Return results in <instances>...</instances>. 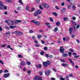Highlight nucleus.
Segmentation results:
<instances>
[{
	"instance_id": "obj_1",
	"label": "nucleus",
	"mask_w": 80,
	"mask_h": 80,
	"mask_svg": "<svg viewBox=\"0 0 80 80\" xmlns=\"http://www.w3.org/2000/svg\"><path fill=\"white\" fill-rule=\"evenodd\" d=\"M64 50H65V49L63 48V47H60V51L61 52V53H62V54H63L62 55V57H67L68 56L67 54H63L64 53Z\"/></svg>"
},
{
	"instance_id": "obj_2",
	"label": "nucleus",
	"mask_w": 80,
	"mask_h": 80,
	"mask_svg": "<svg viewBox=\"0 0 80 80\" xmlns=\"http://www.w3.org/2000/svg\"><path fill=\"white\" fill-rule=\"evenodd\" d=\"M51 65V63L50 61H47L45 62H43V65L44 67H47L48 65Z\"/></svg>"
},
{
	"instance_id": "obj_3",
	"label": "nucleus",
	"mask_w": 80,
	"mask_h": 80,
	"mask_svg": "<svg viewBox=\"0 0 80 80\" xmlns=\"http://www.w3.org/2000/svg\"><path fill=\"white\" fill-rule=\"evenodd\" d=\"M71 22L73 24V28L74 30L75 31H76L77 30V29H76L75 27H76V25H77V23L73 20L71 21Z\"/></svg>"
},
{
	"instance_id": "obj_4",
	"label": "nucleus",
	"mask_w": 80,
	"mask_h": 80,
	"mask_svg": "<svg viewBox=\"0 0 80 80\" xmlns=\"http://www.w3.org/2000/svg\"><path fill=\"white\" fill-rule=\"evenodd\" d=\"M45 73L47 76H49L50 75V73H51V71L50 70H48V71H45Z\"/></svg>"
},
{
	"instance_id": "obj_5",
	"label": "nucleus",
	"mask_w": 80,
	"mask_h": 80,
	"mask_svg": "<svg viewBox=\"0 0 80 80\" xmlns=\"http://www.w3.org/2000/svg\"><path fill=\"white\" fill-rule=\"evenodd\" d=\"M42 12H41V11L38 10L37 11V12H35L34 13V16H37L38 15V14H40Z\"/></svg>"
},
{
	"instance_id": "obj_6",
	"label": "nucleus",
	"mask_w": 80,
	"mask_h": 80,
	"mask_svg": "<svg viewBox=\"0 0 80 80\" xmlns=\"http://www.w3.org/2000/svg\"><path fill=\"white\" fill-rule=\"evenodd\" d=\"M42 6L44 7V8H49V5L47 4H45L44 2L42 3Z\"/></svg>"
},
{
	"instance_id": "obj_7",
	"label": "nucleus",
	"mask_w": 80,
	"mask_h": 80,
	"mask_svg": "<svg viewBox=\"0 0 80 80\" xmlns=\"http://www.w3.org/2000/svg\"><path fill=\"white\" fill-rule=\"evenodd\" d=\"M15 33H16V34L17 35H22L23 34L22 32H18V31H15Z\"/></svg>"
},
{
	"instance_id": "obj_8",
	"label": "nucleus",
	"mask_w": 80,
	"mask_h": 80,
	"mask_svg": "<svg viewBox=\"0 0 80 80\" xmlns=\"http://www.w3.org/2000/svg\"><path fill=\"white\" fill-rule=\"evenodd\" d=\"M2 2L0 1V8L1 10H3V7H4L5 5H3L2 4Z\"/></svg>"
},
{
	"instance_id": "obj_9",
	"label": "nucleus",
	"mask_w": 80,
	"mask_h": 80,
	"mask_svg": "<svg viewBox=\"0 0 80 80\" xmlns=\"http://www.w3.org/2000/svg\"><path fill=\"white\" fill-rule=\"evenodd\" d=\"M7 22L8 25H13V21H12L9 20L8 21H7Z\"/></svg>"
},
{
	"instance_id": "obj_10",
	"label": "nucleus",
	"mask_w": 80,
	"mask_h": 80,
	"mask_svg": "<svg viewBox=\"0 0 80 80\" xmlns=\"http://www.w3.org/2000/svg\"><path fill=\"white\" fill-rule=\"evenodd\" d=\"M10 73H8L7 74H4L3 77L4 78H7L8 77H9L10 76Z\"/></svg>"
},
{
	"instance_id": "obj_11",
	"label": "nucleus",
	"mask_w": 80,
	"mask_h": 80,
	"mask_svg": "<svg viewBox=\"0 0 80 80\" xmlns=\"http://www.w3.org/2000/svg\"><path fill=\"white\" fill-rule=\"evenodd\" d=\"M21 65L24 66L26 65V63L25 61H21L20 62Z\"/></svg>"
},
{
	"instance_id": "obj_12",
	"label": "nucleus",
	"mask_w": 80,
	"mask_h": 80,
	"mask_svg": "<svg viewBox=\"0 0 80 80\" xmlns=\"http://www.w3.org/2000/svg\"><path fill=\"white\" fill-rule=\"evenodd\" d=\"M62 66H63V67H68V64H66V63H62Z\"/></svg>"
},
{
	"instance_id": "obj_13",
	"label": "nucleus",
	"mask_w": 80,
	"mask_h": 80,
	"mask_svg": "<svg viewBox=\"0 0 80 80\" xmlns=\"http://www.w3.org/2000/svg\"><path fill=\"white\" fill-rule=\"evenodd\" d=\"M68 60L70 62V63H72V66H74V63L72 62V59H71L70 58H69Z\"/></svg>"
},
{
	"instance_id": "obj_14",
	"label": "nucleus",
	"mask_w": 80,
	"mask_h": 80,
	"mask_svg": "<svg viewBox=\"0 0 80 80\" xmlns=\"http://www.w3.org/2000/svg\"><path fill=\"white\" fill-rule=\"evenodd\" d=\"M36 25L37 26H39V25H41V23L40 22L37 21L36 23Z\"/></svg>"
},
{
	"instance_id": "obj_15",
	"label": "nucleus",
	"mask_w": 80,
	"mask_h": 80,
	"mask_svg": "<svg viewBox=\"0 0 80 80\" xmlns=\"http://www.w3.org/2000/svg\"><path fill=\"white\" fill-rule=\"evenodd\" d=\"M39 78V77L38 76H35L34 78H33V80H38Z\"/></svg>"
},
{
	"instance_id": "obj_16",
	"label": "nucleus",
	"mask_w": 80,
	"mask_h": 80,
	"mask_svg": "<svg viewBox=\"0 0 80 80\" xmlns=\"http://www.w3.org/2000/svg\"><path fill=\"white\" fill-rule=\"evenodd\" d=\"M17 24H18V23L17 22V20L12 21V25H17Z\"/></svg>"
},
{
	"instance_id": "obj_17",
	"label": "nucleus",
	"mask_w": 80,
	"mask_h": 80,
	"mask_svg": "<svg viewBox=\"0 0 80 80\" xmlns=\"http://www.w3.org/2000/svg\"><path fill=\"white\" fill-rule=\"evenodd\" d=\"M65 10H66V9H65V8H62L61 10V12H63V13H64L65 12Z\"/></svg>"
},
{
	"instance_id": "obj_18",
	"label": "nucleus",
	"mask_w": 80,
	"mask_h": 80,
	"mask_svg": "<svg viewBox=\"0 0 80 80\" xmlns=\"http://www.w3.org/2000/svg\"><path fill=\"white\" fill-rule=\"evenodd\" d=\"M37 21L35 20H32L31 21V22H32V23H35V24H36Z\"/></svg>"
},
{
	"instance_id": "obj_19",
	"label": "nucleus",
	"mask_w": 80,
	"mask_h": 80,
	"mask_svg": "<svg viewBox=\"0 0 80 80\" xmlns=\"http://www.w3.org/2000/svg\"><path fill=\"white\" fill-rule=\"evenodd\" d=\"M42 37V35L40 34L38 35V38L39 39L41 38Z\"/></svg>"
},
{
	"instance_id": "obj_20",
	"label": "nucleus",
	"mask_w": 80,
	"mask_h": 80,
	"mask_svg": "<svg viewBox=\"0 0 80 80\" xmlns=\"http://www.w3.org/2000/svg\"><path fill=\"white\" fill-rule=\"evenodd\" d=\"M60 78V79L61 80H65V79L63 78V76L62 75H60L59 76Z\"/></svg>"
},
{
	"instance_id": "obj_21",
	"label": "nucleus",
	"mask_w": 80,
	"mask_h": 80,
	"mask_svg": "<svg viewBox=\"0 0 80 80\" xmlns=\"http://www.w3.org/2000/svg\"><path fill=\"white\" fill-rule=\"evenodd\" d=\"M56 25H57L58 26L60 25V22L58 21L56 23Z\"/></svg>"
},
{
	"instance_id": "obj_22",
	"label": "nucleus",
	"mask_w": 80,
	"mask_h": 80,
	"mask_svg": "<svg viewBox=\"0 0 80 80\" xmlns=\"http://www.w3.org/2000/svg\"><path fill=\"white\" fill-rule=\"evenodd\" d=\"M54 30L55 32H57V31L58 30V28L57 27H56V28H55Z\"/></svg>"
},
{
	"instance_id": "obj_23",
	"label": "nucleus",
	"mask_w": 80,
	"mask_h": 80,
	"mask_svg": "<svg viewBox=\"0 0 80 80\" xmlns=\"http://www.w3.org/2000/svg\"><path fill=\"white\" fill-rule=\"evenodd\" d=\"M16 22L18 24V23H21L22 21L21 20H16Z\"/></svg>"
},
{
	"instance_id": "obj_24",
	"label": "nucleus",
	"mask_w": 80,
	"mask_h": 80,
	"mask_svg": "<svg viewBox=\"0 0 80 80\" xmlns=\"http://www.w3.org/2000/svg\"><path fill=\"white\" fill-rule=\"evenodd\" d=\"M11 33V32H10L8 31L7 32L5 33V34H6V35H10V34Z\"/></svg>"
},
{
	"instance_id": "obj_25",
	"label": "nucleus",
	"mask_w": 80,
	"mask_h": 80,
	"mask_svg": "<svg viewBox=\"0 0 80 80\" xmlns=\"http://www.w3.org/2000/svg\"><path fill=\"white\" fill-rule=\"evenodd\" d=\"M52 14L53 15H54L55 17H57V13H56V12H52Z\"/></svg>"
},
{
	"instance_id": "obj_26",
	"label": "nucleus",
	"mask_w": 80,
	"mask_h": 80,
	"mask_svg": "<svg viewBox=\"0 0 80 80\" xmlns=\"http://www.w3.org/2000/svg\"><path fill=\"white\" fill-rule=\"evenodd\" d=\"M49 19L51 22H53V19L52 18H49Z\"/></svg>"
},
{
	"instance_id": "obj_27",
	"label": "nucleus",
	"mask_w": 80,
	"mask_h": 80,
	"mask_svg": "<svg viewBox=\"0 0 80 80\" xmlns=\"http://www.w3.org/2000/svg\"><path fill=\"white\" fill-rule=\"evenodd\" d=\"M28 7L29 6L28 5L26 6V10H27V11H29V9L28 8Z\"/></svg>"
},
{
	"instance_id": "obj_28",
	"label": "nucleus",
	"mask_w": 80,
	"mask_h": 80,
	"mask_svg": "<svg viewBox=\"0 0 80 80\" xmlns=\"http://www.w3.org/2000/svg\"><path fill=\"white\" fill-rule=\"evenodd\" d=\"M72 9H73L75 10V9H76V7L74 5H73L72 7Z\"/></svg>"
},
{
	"instance_id": "obj_29",
	"label": "nucleus",
	"mask_w": 80,
	"mask_h": 80,
	"mask_svg": "<svg viewBox=\"0 0 80 80\" xmlns=\"http://www.w3.org/2000/svg\"><path fill=\"white\" fill-rule=\"evenodd\" d=\"M40 54L42 56L44 55V52H43V51H42L41 52H40Z\"/></svg>"
},
{
	"instance_id": "obj_30",
	"label": "nucleus",
	"mask_w": 80,
	"mask_h": 80,
	"mask_svg": "<svg viewBox=\"0 0 80 80\" xmlns=\"http://www.w3.org/2000/svg\"><path fill=\"white\" fill-rule=\"evenodd\" d=\"M18 57H19V58H23V56L21 55H18Z\"/></svg>"
},
{
	"instance_id": "obj_31",
	"label": "nucleus",
	"mask_w": 80,
	"mask_h": 80,
	"mask_svg": "<svg viewBox=\"0 0 80 80\" xmlns=\"http://www.w3.org/2000/svg\"><path fill=\"white\" fill-rule=\"evenodd\" d=\"M70 52H74V51H73V49H70L69 50Z\"/></svg>"
},
{
	"instance_id": "obj_32",
	"label": "nucleus",
	"mask_w": 80,
	"mask_h": 80,
	"mask_svg": "<svg viewBox=\"0 0 80 80\" xmlns=\"http://www.w3.org/2000/svg\"><path fill=\"white\" fill-rule=\"evenodd\" d=\"M69 31L70 32H72V31H73V28H69Z\"/></svg>"
},
{
	"instance_id": "obj_33",
	"label": "nucleus",
	"mask_w": 80,
	"mask_h": 80,
	"mask_svg": "<svg viewBox=\"0 0 80 80\" xmlns=\"http://www.w3.org/2000/svg\"><path fill=\"white\" fill-rule=\"evenodd\" d=\"M27 65H31V63H30V62L29 61H28L27 62Z\"/></svg>"
},
{
	"instance_id": "obj_34",
	"label": "nucleus",
	"mask_w": 80,
	"mask_h": 80,
	"mask_svg": "<svg viewBox=\"0 0 80 80\" xmlns=\"http://www.w3.org/2000/svg\"><path fill=\"white\" fill-rule=\"evenodd\" d=\"M19 3H21V4H22V5L23 4V3L22 2V0H19Z\"/></svg>"
},
{
	"instance_id": "obj_35",
	"label": "nucleus",
	"mask_w": 80,
	"mask_h": 80,
	"mask_svg": "<svg viewBox=\"0 0 80 80\" xmlns=\"http://www.w3.org/2000/svg\"><path fill=\"white\" fill-rule=\"evenodd\" d=\"M45 57H47V58H49V55L48 54H45Z\"/></svg>"
},
{
	"instance_id": "obj_36",
	"label": "nucleus",
	"mask_w": 80,
	"mask_h": 80,
	"mask_svg": "<svg viewBox=\"0 0 80 80\" xmlns=\"http://www.w3.org/2000/svg\"><path fill=\"white\" fill-rule=\"evenodd\" d=\"M60 61L61 62H63L64 63L65 62V60L62 59H60Z\"/></svg>"
},
{
	"instance_id": "obj_37",
	"label": "nucleus",
	"mask_w": 80,
	"mask_h": 80,
	"mask_svg": "<svg viewBox=\"0 0 80 80\" xmlns=\"http://www.w3.org/2000/svg\"><path fill=\"white\" fill-rule=\"evenodd\" d=\"M45 25H47V26H48L49 25H50V23H49L48 22H46L45 23Z\"/></svg>"
},
{
	"instance_id": "obj_38",
	"label": "nucleus",
	"mask_w": 80,
	"mask_h": 80,
	"mask_svg": "<svg viewBox=\"0 0 80 80\" xmlns=\"http://www.w3.org/2000/svg\"><path fill=\"white\" fill-rule=\"evenodd\" d=\"M31 71L30 70H28V75H30V73H31Z\"/></svg>"
},
{
	"instance_id": "obj_39",
	"label": "nucleus",
	"mask_w": 80,
	"mask_h": 80,
	"mask_svg": "<svg viewBox=\"0 0 80 80\" xmlns=\"http://www.w3.org/2000/svg\"><path fill=\"white\" fill-rule=\"evenodd\" d=\"M0 63H1V64H2V65L4 64V63L3 62V61H1V60H0Z\"/></svg>"
},
{
	"instance_id": "obj_40",
	"label": "nucleus",
	"mask_w": 80,
	"mask_h": 80,
	"mask_svg": "<svg viewBox=\"0 0 80 80\" xmlns=\"http://www.w3.org/2000/svg\"><path fill=\"white\" fill-rule=\"evenodd\" d=\"M5 46H6V44H4V45H2L1 46V47L3 48L5 47Z\"/></svg>"
},
{
	"instance_id": "obj_41",
	"label": "nucleus",
	"mask_w": 80,
	"mask_h": 80,
	"mask_svg": "<svg viewBox=\"0 0 80 80\" xmlns=\"http://www.w3.org/2000/svg\"><path fill=\"white\" fill-rule=\"evenodd\" d=\"M35 46L36 47H40V45H39V44H35Z\"/></svg>"
},
{
	"instance_id": "obj_42",
	"label": "nucleus",
	"mask_w": 80,
	"mask_h": 80,
	"mask_svg": "<svg viewBox=\"0 0 80 80\" xmlns=\"http://www.w3.org/2000/svg\"><path fill=\"white\" fill-rule=\"evenodd\" d=\"M39 8L41 9V10H43V8L42 7V6L40 5L39 6Z\"/></svg>"
},
{
	"instance_id": "obj_43",
	"label": "nucleus",
	"mask_w": 80,
	"mask_h": 80,
	"mask_svg": "<svg viewBox=\"0 0 80 80\" xmlns=\"http://www.w3.org/2000/svg\"><path fill=\"white\" fill-rule=\"evenodd\" d=\"M76 28L77 29H78V28H80V25H77L76 26Z\"/></svg>"
},
{
	"instance_id": "obj_44",
	"label": "nucleus",
	"mask_w": 80,
	"mask_h": 80,
	"mask_svg": "<svg viewBox=\"0 0 80 80\" xmlns=\"http://www.w3.org/2000/svg\"><path fill=\"white\" fill-rule=\"evenodd\" d=\"M29 32L31 33H33V30H29Z\"/></svg>"
},
{
	"instance_id": "obj_45",
	"label": "nucleus",
	"mask_w": 80,
	"mask_h": 80,
	"mask_svg": "<svg viewBox=\"0 0 80 80\" xmlns=\"http://www.w3.org/2000/svg\"><path fill=\"white\" fill-rule=\"evenodd\" d=\"M7 48H10V45H8L7 46Z\"/></svg>"
},
{
	"instance_id": "obj_46",
	"label": "nucleus",
	"mask_w": 80,
	"mask_h": 80,
	"mask_svg": "<svg viewBox=\"0 0 80 80\" xmlns=\"http://www.w3.org/2000/svg\"><path fill=\"white\" fill-rule=\"evenodd\" d=\"M69 77H73V74H70L68 75Z\"/></svg>"
},
{
	"instance_id": "obj_47",
	"label": "nucleus",
	"mask_w": 80,
	"mask_h": 80,
	"mask_svg": "<svg viewBox=\"0 0 80 80\" xmlns=\"http://www.w3.org/2000/svg\"><path fill=\"white\" fill-rule=\"evenodd\" d=\"M65 5V3L64 2H62L61 3V6H64Z\"/></svg>"
},
{
	"instance_id": "obj_48",
	"label": "nucleus",
	"mask_w": 80,
	"mask_h": 80,
	"mask_svg": "<svg viewBox=\"0 0 80 80\" xmlns=\"http://www.w3.org/2000/svg\"><path fill=\"white\" fill-rule=\"evenodd\" d=\"M5 28H6V29H7V30H9V29H10V28L8 27V26H6Z\"/></svg>"
},
{
	"instance_id": "obj_49",
	"label": "nucleus",
	"mask_w": 80,
	"mask_h": 80,
	"mask_svg": "<svg viewBox=\"0 0 80 80\" xmlns=\"http://www.w3.org/2000/svg\"><path fill=\"white\" fill-rule=\"evenodd\" d=\"M72 19L73 20H76V18L75 17H73L72 18Z\"/></svg>"
},
{
	"instance_id": "obj_50",
	"label": "nucleus",
	"mask_w": 80,
	"mask_h": 80,
	"mask_svg": "<svg viewBox=\"0 0 80 80\" xmlns=\"http://www.w3.org/2000/svg\"><path fill=\"white\" fill-rule=\"evenodd\" d=\"M4 72H5V73H7V72H8V71L7 69H5L4 71Z\"/></svg>"
},
{
	"instance_id": "obj_51",
	"label": "nucleus",
	"mask_w": 80,
	"mask_h": 80,
	"mask_svg": "<svg viewBox=\"0 0 80 80\" xmlns=\"http://www.w3.org/2000/svg\"><path fill=\"white\" fill-rule=\"evenodd\" d=\"M74 57L75 58H78V57H79V56H78H78H74Z\"/></svg>"
},
{
	"instance_id": "obj_52",
	"label": "nucleus",
	"mask_w": 80,
	"mask_h": 80,
	"mask_svg": "<svg viewBox=\"0 0 80 80\" xmlns=\"http://www.w3.org/2000/svg\"><path fill=\"white\" fill-rule=\"evenodd\" d=\"M44 50L46 51L47 50V47H44Z\"/></svg>"
},
{
	"instance_id": "obj_53",
	"label": "nucleus",
	"mask_w": 80,
	"mask_h": 80,
	"mask_svg": "<svg viewBox=\"0 0 80 80\" xmlns=\"http://www.w3.org/2000/svg\"><path fill=\"white\" fill-rule=\"evenodd\" d=\"M68 54H69V57H70V56H71V55H72V53L69 52H68Z\"/></svg>"
},
{
	"instance_id": "obj_54",
	"label": "nucleus",
	"mask_w": 80,
	"mask_h": 80,
	"mask_svg": "<svg viewBox=\"0 0 80 80\" xmlns=\"http://www.w3.org/2000/svg\"><path fill=\"white\" fill-rule=\"evenodd\" d=\"M76 42H78V43H80V41H79V40L78 39H76Z\"/></svg>"
},
{
	"instance_id": "obj_55",
	"label": "nucleus",
	"mask_w": 80,
	"mask_h": 80,
	"mask_svg": "<svg viewBox=\"0 0 80 80\" xmlns=\"http://www.w3.org/2000/svg\"><path fill=\"white\" fill-rule=\"evenodd\" d=\"M14 27V26H10V28H13Z\"/></svg>"
},
{
	"instance_id": "obj_56",
	"label": "nucleus",
	"mask_w": 80,
	"mask_h": 80,
	"mask_svg": "<svg viewBox=\"0 0 80 80\" xmlns=\"http://www.w3.org/2000/svg\"><path fill=\"white\" fill-rule=\"evenodd\" d=\"M72 38H73L74 37H75V35L74 34H72L71 36Z\"/></svg>"
},
{
	"instance_id": "obj_57",
	"label": "nucleus",
	"mask_w": 80,
	"mask_h": 80,
	"mask_svg": "<svg viewBox=\"0 0 80 80\" xmlns=\"http://www.w3.org/2000/svg\"><path fill=\"white\" fill-rule=\"evenodd\" d=\"M66 79H68L69 78V77H68V76L67 75V76L66 77Z\"/></svg>"
},
{
	"instance_id": "obj_58",
	"label": "nucleus",
	"mask_w": 80,
	"mask_h": 80,
	"mask_svg": "<svg viewBox=\"0 0 80 80\" xmlns=\"http://www.w3.org/2000/svg\"><path fill=\"white\" fill-rule=\"evenodd\" d=\"M41 42L42 44H44L45 43V42L43 40H41Z\"/></svg>"
},
{
	"instance_id": "obj_59",
	"label": "nucleus",
	"mask_w": 80,
	"mask_h": 80,
	"mask_svg": "<svg viewBox=\"0 0 80 80\" xmlns=\"http://www.w3.org/2000/svg\"><path fill=\"white\" fill-rule=\"evenodd\" d=\"M38 80H42V77L39 78Z\"/></svg>"
},
{
	"instance_id": "obj_60",
	"label": "nucleus",
	"mask_w": 80,
	"mask_h": 80,
	"mask_svg": "<svg viewBox=\"0 0 80 80\" xmlns=\"http://www.w3.org/2000/svg\"><path fill=\"white\" fill-rule=\"evenodd\" d=\"M42 72L40 71L39 72V74L40 75H42Z\"/></svg>"
},
{
	"instance_id": "obj_61",
	"label": "nucleus",
	"mask_w": 80,
	"mask_h": 80,
	"mask_svg": "<svg viewBox=\"0 0 80 80\" xmlns=\"http://www.w3.org/2000/svg\"><path fill=\"white\" fill-rule=\"evenodd\" d=\"M7 3H9V2H11L10 0H7Z\"/></svg>"
},
{
	"instance_id": "obj_62",
	"label": "nucleus",
	"mask_w": 80,
	"mask_h": 80,
	"mask_svg": "<svg viewBox=\"0 0 80 80\" xmlns=\"http://www.w3.org/2000/svg\"><path fill=\"white\" fill-rule=\"evenodd\" d=\"M18 10H21V7H18Z\"/></svg>"
},
{
	"instance_id": "obj_63",
	"label": "nucleus",
	"mask_w": 80,
	"mask_h": 80,
	"mask_svg": "<svg viewBox=\"0 0 80 80\" xmlns=\"http://www.w3.org/2000/svg\"><path fill=\"white\" fill-rule=\"evenodd\" d=\"M55 8L56 9H58V10H59V7H58L57 6H55Z\"/></svg>"
},
{
	"instance_id": "obj_64",
	"label": "nucleus",
	"mask_w": 80,
	"mask_h": 80,
	"mask_svg": "<svg viewBox=\"0 0 80 80\" xmlns=\"http://www.w3.org/2000/svg\"><path fill=\"white\" fill-rule=\"evenodd\" d=\"M38 67L39 68H41L42 67V65L41 64H39Z\"/></svg>"
}]
</instances>
